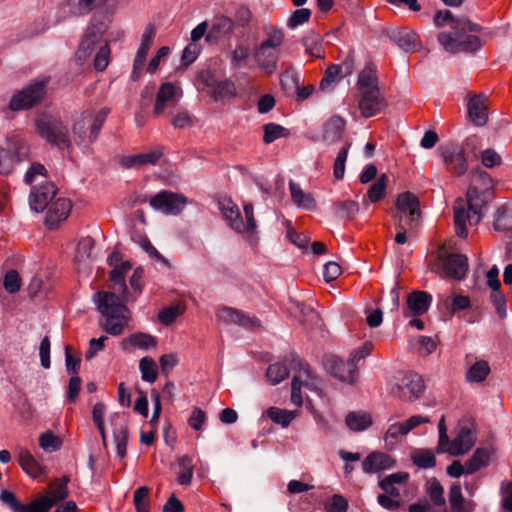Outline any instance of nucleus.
I'll use <instances>...</instances> for the list:
<instances>
[{"label": "nucleus", "mask_w": 512, "mask_h": 512, "mask_svg": "<svg viewBox=\"0 0 512 512\" xmlns=\"http://www.w3.org/2000/svg\"><path fill=\"white\" fill-rule=\"evenodd\" d=\"M131 268L132 264L124 261L113 267L109 274V279L117 286L116 289L121 296L107 291H98L93 296L97 310L105 318V323L101 325L102 329L113 336L121 335L128 324V308L124 303L130 301V295L125 275Z\"/></svg>", "instance_id": "obj_1"}, {"label": "nucleus", "mask_w": 512, "mask_h": 512, "mask_svg": "<svg viewBox=\"0 0 512 512\" xmlns=\"http://www.w3.org/2000/svg\"><path fill=\"white\" fill-rule=\"evenodd\" d=\"M480 30L478 24L461 17L459 24L456 23L453 29L439 32L437 39L443 49L450 54L474 53L482 47L480 38L475 35Z\"/></svg>", "instance_id": "obj_2"}, {"label": "nucleus", "mask_w": 512, "mask_h": 512, "mask_svg": "<svg viewBox=\"0 0 512 512\" xmlns=\"http://www.w3.org/2000/svg\"><path fill=\"white\" fill-rule=\"evenodd\" d=\"M110 110L101 108L97 113H82L81 118L73 125V133L78 146L88 147L94 143L105 123Z\"/></svg>", "instance_id": "obj_3"}, {"label": "nucleus", "mask_w": 512, "mask_h": 512, "mask_svg": "<svg viewBox=\"0 0 512 512\" xmlns=\"http://www.w3.org/2000/svg\"><path fill=\"white\" fill-rule=\"evenodd\" d=\"M35 125L40 137L48 143L61 150L71 147L68 127L60 118L49 113H42L36 118Z\"/></svg>", "instance_id": "obj_4"}, {"label": "nucleus", "mask_w": 512, "mask_h": 512, "mask_svg": "<svg viewBox=\"0 0 512 512\" xmlns=\"http://www.w3.org/2000/svg\"><path fill=\"white\" fill-rule=\"evenodd\" d=\"M49 80V77L34 80L14 93L9 101V108L12 111H23L39 105L46 96Z\"/></svg>", "instance_id": "obj_5"}, {"label": "nucleus", "mask_w": 512, "mask_h": 512, "mask_svg": "<svg viewBox=\"0 0 512 512\" xmlns=\"http://www.w3.org/2000/svg\"><path fill=\"white\" fill-rule=\"evenodd\" d=\"M219 209L228 222V225L236 232L253 233L256 229V220L254 218V208L251 203L244 204L243 211L246 217L244 223L242 215L236 204L230 198H224L219 201Z\"/></svg>", "instance_id": "obj_6"}, {"label": "nucleus", "mask_w": 512, "mask_h": 512, "mask_svg": "<svg viewBox=\"0 0 512 512\" xmlns=\"http://www.w3.org/2000/svg\"><path fill=\"white\" fill-rule=\"evenodd\" d=\"M107 30V24L103 20H98L93 16L91 24L79 44L76 52V59L80 64H84L90 55L104 42L103 35Z\"/></svg>", "instance_id": "obj_7"}, {"label": "nucleus", "mask_w": 512, "mask_h": 512, "mask_svg": "<svg viewBox=\"0 0 512 512\" xmlns=\"http://www.w3.org/2000/svg\"><path fill=\"white\" fill-rule=\"evenodd\" d=\"M187 199L184 195L162 190L149 200L150 206L167 215H178L184 209Z\"/></svg>", "instance_id": "obj_8"}, {"label": "nucleus", "mask_w": 512, "mask_h": 512, "mask_svg": "<svg viewBox=\"0 0 512 512\" xmlns=\"http://www.w3.org/2000/svg\"><path fill=\"white\" fill-rule=\"evenodd\" d=\"M440 155L447 169L456 176H462L468 169L465 151L453 142L439 147Z\"/></svg>", "instance_id": "obj_9"}, {"label": "nucleus", "mask_w": 512, "mask_h": 512, "mask_svg": "<svg viewBox=\"0 0 512 512\" xmlns=\"http://www.w3.org/2000/svg\"><path fill=\"white\" fill-rule=\"evenodd\" d=\"M235 32V24L231 17L218 13L215 14L209 24V30L205 41L210 44H218L221 40H229Z\"/></svg>", "instance_id": "obj_10"}, {"label": "nucleus", "mask_w": 512, "mask_h": 512, "mask_svg": "<svg viewBox=\"0 0 512 512\" xmlns=\"http://www.w3.org/2000/svg\"><path fill=\"white\" fill-rule=\"evenodd\" d=\"M359 109L364 118H370L380 113L387 106V101L381 95L379 87L363 90L360 93Z\"/></svg>", "instance_id": "obj_11"}, {"label": "nucleus", "mask_w": 512, "mask_h": 512, "mask_svg": "<svg viewBox=\"0 0 512 512\" xmlns=\"http://www.w3.org/2000/svg\"><path fill=\"white\" fill-rule=\"evenodd\" d=\"M476 442V432L473 424H460L456 437L449 446L450 455L461 456L472 449Z\"/></svg>", "instance_id": "obj_12"}, {"label": "nucleus", "mask_w": 512, "mask_h": 512, "mask_svg": "<svg viewBox=\"0 0 512 512\" xmlns=\"http://www.w3.org/2000/svg\"><path fill=\"white\" fill-rule=\"evenodd\" d=\"M220 321L226 324H237L245 329H255L260 327V321L256 317L246 314L244 311L223 306L217 312Z\"/></svg>", "instance_id": "obj_13"}, {"label": "nucleus", "mask_w": 512, "mask_h": 512, "mask_svg": "<svg viewBox=\"0 0 512 512\" xmlns=\"http://www.w3.org/2000/svg\"><path fill=\"white\" fill-rule=\"evenodd\" d=\"M326 368L329 373L342 382L353 383L357 374V366L350 363L349 360L331 356L326 360Z\"/></svg>", "instance_id": "obj_14"}, {"label": "nucleus", "mask_w": 512, "mask_h": 512, "mask_svg": "<svg viewBox=\"0 0 512 512\" xmlns=\"http://www.w3.org/2000/svg\"><path fill=\"white\" fill-rule=\"evenodd\" d=\"M290 369L297 370L298 374L293 376L291 383V402L296 406H301L303 403L301 395V387L303 385L301 378L305 376L310 377V370L306 363H304L298 356L291 355Z\"/></svg>", "instance_id": "obj_15"}, {"label": "nucleus", "mask_w": 512, "mask_h": 512, "mask_svg": "<svg viewBox=\"0 0 512 512\" xmlns=\"http://www.w3.org/2000/svg\"><path fill=\"white\" fill-rule=\"evenodd\" d=\"M26 154L27 148L22 141L13 143L8 149L0 147V174L10 173L14 164L23 161Z\"/></svg>", "instance_id": "obj_16"}, {"label": "nucleus", "mask_w": 512, "mask_h": 512, "mask_svg": "<svg viewBox=\"0 0 512 512\" xmlns=\"http://www.w3.org/2000/svg\"><path fill=\"white\" fill-rule=\"evenodd\" d=\"M396 213L409 218L412 225L420 217V203L417 196L409 191L400 193L396 200Z\"/></svg>", "instance_id": "obj_17"}, {"label": "nucleus", "mask_w": 512, "mask_h": 512, "mask_svg": "<svg viewBox=\"0 0 512 512\" xmlns=\"http://www.w3.org/2000/svg\"><path fill=\"white\" fill-rule=\"evenodd\" d=\"M57 189L52 182H46L40 185L39 188H33L30 197L29 204L32 210L41 212L46 209L50 203H52L55 197Z\"/></svg>", "instance_id": "obj_18"}, {"label": "nucleus", "mask_w": 512, "mask_h": 512, "mask_svg": "<svg viewBox=\"0 0 512 512\" xmlns=\"http://www.w3.org/2000/svg\"><path fill=\"white\" fill-rule=\"evenodd\" d=\"M72 208L71 201L66 198H58L46 208L45 224L49 229H55L64 221Z\"/></svg>", "instance_id": "obj_19"}, {"label": "nucleus", "mask_w": 512, "mask_h": 512, "mask_svg": "<svg viewBox=\"0 0 512 512\" xmlns=\"http://www.w3.org/2000/svg\"><path fill=\"white\" fill-rule=\"evenodd\" d=\"M388 38L405 52H415L418 49V35L408 28L392 27L386 32Z\"/></svg>", "instance_id": "obj_20"}, {"label": "nucleus", "mask_w": 512, "mask_h": 512, "mask_svg": "<svg viewBox=\"0 0 512 512\" xmlns=\"http://www.w3.org/2000/svg\"><path fill=\"white\" fill-rule=\"evenodd\" d=\"M346 121L338 115L330 117L322 126V140L332 145L341 140L345 131Z\"/></svg>", "instance_id": "obj_21"}, {"label": "nucleus", "mask_w": 512, "mask_h": 512, "mask_svg": "<svg viewBox=\"0 0 512 512\" xmlns=\"http://www.w3.org/2000/svg\"><path fill=\"white\" fill-rule=\"evenodd\" d=\"M458 205L454 207V223H455V231L456 235L461 238L467 237V228L466 222L468 221L470 225H477L483 218V214H476L477 217L475 222H472L471 211L466 210L463 205V200L458 199Z\"/></svg>", "instance_id": "obj_22"}, {"label": "nucleus", "mask_w": 512, "mask_h": 512, "mask_svg": "<svg viewBox=\"0 0 512 512\" xmlns=\"http://www.w3.org/2000/svg\"><path fill=\"white\" fill-rule=\"evenodd\" d=\"M432 303V296L426 291H413L407 297V309L411 316L425 314Z\"/></svg>", "instance_id": "obj_23"}, {"label": "nucleus", "mask_w": 512, "mask_h": 512, "mask_svg": "<svg viewBox=\"0 0 512 512\" xmlns=\"http://www.w3.org/2000/svg\"><path fill=\"white\" fill-rule=\"evenodd\" d=\"M394 465L395 460L391 456L382 452H372L363 460L362 469L365 473H375Z\"/></svg>", "instance_id": "obj_24"}, {"label": "nucleus", "mask_w": 512, "mask_h": 512, "mask_svg": "<svg viewBox=\"0 0 512 512\" xmlns=\"http://www.w3.org/2000/svg\"><path fill=\"white\" fill-rule=\"evenodd\" d=\"M444 270L446 274L454 279L461 280L465 277L468 270V259L462 254H450L444 260Z\"/></svg>", "instance_id": "obj_25"}, {"label": "nucleus", "mask_w": 512, "mask_h": 512, "mask_svg": "<svg viewBox=\"0 0 512 512\" xmlns=\"http://www.w3.org/2000/svg\"><path fill=\"white\" fill-rule=\"evenodd\" d=\"M483 95H474L467 104V112L470 120L476 126H483L488 120L487 108L484 103Z\"/></svg>", "instance_id": "obj_26"}, {"label": "nucleus", "mask_w": 512, "mask_h": 512, "mask_svg": "<svg viewBox=\"0 0 512 512\" xmlns=\"http://www.w3.org/2000/svg\"><path fill=\"white\" fill-rule=\"evenodd\" d=\"M176 95V87L171 82H165L160 85L159 90L156 95L155 105H154V115L160 116L165 108L173 102Z\"/></svg>", "instance_id": "obj_27"}, {"label": "nucleus", "mask_w": 512, "mask_h": 512, "mask_svg": "<svg viewBox=\"0 0 512 512\" xmlns=\"http://www.w3.org/2000/svg\"><path fill=\"white\" fill-rule=\"evenodd\" d=\"M160 150H153L148 153L126 156L122 159V165L125 168L141 167L146 164H156L162 157Z\"/></svg>", "instance_id": "obj_28"}, {"label": "nucleus", "mask_w": 512, "mask_h": 512, "mask_svg": "<svg viewBox=\"0 0 512 512\" xmlns=\"http://www.w3.org/2000/svg\"><path fill=\"white\" fill-rule=\"evenodd\" d=\"M345 423L354 432H361L372 425V417L363 411H351L346 415Z\"/></svg>", "instance_id": "obj_29"}, {"label": "nucleus", "mask_w": 512, "mask_h": 512, "mask_svg": "<svg viewBox=\"0 0 512 512\" xmlns=\"http://www.w3.org/2000/svg\"><path fill=\"white\" fill-rule=\"evenodd\" d=\"M398 386L402 390L406 389L413 398H418L424 390L423 379L415 372L404 374Z\"/></svg>", "instance_id": "obj_30"}, {"label": "nucleus", "mask_w": 512, "mask_h": 512, "mask_svg": "<svg viewBox=\"0 0 512 512\" xmlns=\"http://www.w3.org/2000/svg\"><path fill=\"white\" fill-rule=\"evenodd\" d=\"M126 344H130L131 346L141 350H148L156 347L157 339L148 333L136 332L122 341L121 346L123 350L126 349Z\"/></svg>", "instance_id": "obj_31"}, {"label": "nucleus", "mask_w": 512, "mask_h": 512, "mask_svg": "<svg viewBox=\"0 0 512 512\" xmlns=\"http://www.w3.org/2000/svg\"><path fill=\"white\" fill-rule=\"evenodd\" d=\"M491 453L487 448H477L473 455L465 462L467 474H473L490 463Z\"/></svg>", "instance_id": "obj_32"}, {"label": "nucleus", "mask_w": 512, "mask_h": 512, "mask_svg": "<svg viewBox=\"0 0 512 512\" xmlns=\"http://www.w3.org/2000/svg\"><path fill=\"white\" fill-rule=\"evenodd\" d=\"M291 198L294 204L306 210L316 207V201L310 193H305L293 180L289 182Z\"/></svg>", "instance_id": "obj_33"}, {"label": "nucleus", "mask_w": 512, "mask_h": 512, "mask_svg": "<svg viewBox=\"0 0 512 512\" xmlns=\"http://www.w3.org/2000/svg\"><path fill=\"white\" fill-rule=\"evenodd\" d=\"M254 57L258 65L267 72H272L277 67L278 54L274 49L267 48L262 50V47L259 46L255 51Z\"/></svg>", "instance_id": "obj_34"}, {"label": "nucleus", "mask_w": 512, "mask_h": 512, "mask_svg": "<svg viewBox=\"0 0 512 512\" xmlns=\"http://www.w3.org/2000/svg\"><path fill=\"white\" fill-rule=\"evenodd\" d=\"M156 34V29L153 25H148L142 36H141V44L137 50L135 59L136 62L139 64H144L146 61V56L148 54V51L153 43V39Z\"/></svg>", "instance_id": "obj_35"}, {"label": "nucleus", "mask_w": 512, "mask_h": 512, "mask_svg": "<svg viewBox=\"0 0 512 512\" xmlns=\"http://www.w3.org/2000/svg\"><path fill=\"white\" fill-rule=\"evenodd\" d=\"M302 44L312 57H323L322 39L314 30L308 31L302 38Z\"/></svg>", "instance_id": "obj_36"}, {"label": "nucleus", "mask_w": 512, "mask_h": 512, "mask_svg": "<svg viewBox=\"0 0 512 512\" xmlns=\"http://www.w3.org/2000/svg\"><path fill=\"white\" fill-rule=\"evenodd\" d=\"M357 85L360 89V93L363 90L379 87L376 68L372 65L365 66L359 73Z\"/></svg>", "instance_id": "obj_37"}, {"label": "nucleus", "mask_w": 512, "mask_h": 512, "mask_svg": "<svg viewBox=\"0 0 512 512\" xmlns=\"http://www.w3.org/2000/svg\"><path fill=\"white\" fill-rule=\"evenodd\" d=\"M18 461L22 469L34 478L44 473L43 467L34 459L29 451L22 450L19 453Z\"/></svg>", "instance_id": "obj_38"}, {"label": "nucleus", "mask_w": 512, "mask_h": 512, "mask_svg": "<svg viewBox=\"0 0 512 512\" xmlns=\"http://www.w3.org/2000/svg\"><path fill=\"white\" fill-rule=\"evenodd\" d=\"M236 94L235 84L230 79H225L222 81L219 80L214 89L210 91V95L215 101H220L225 98H232L235 97Z\"/></svg>", "instance_id": "obj_39"}, {"label": "nucleus", "mask_w": 512, "mask_h": 512, "mask_svg": "<svg viewBox=\"0 0 512 512\" xmlns=\"http://www.w3.org/2000/svg\"><path fill=\"white\" fill-rule=\"evenodd\" d=\"M490 373V367L485 360L476 361L467 371L466 379L468 382L479 383L486 379Z\"/></svg>", "instance_id": "obj_40"}, {"label": "nucleus", "mask_w": 512, "mask_h": 512, "mask_svg": "<svg viewBox=\"0 0 512 512\" xmlns=\"http://www.w3.org/2000/svg\"><path fill=\"white\" fill-rule=\"evenodd\" d=\"M263 132V142L265 144H270L275 140L287 137L290 134L287 128L272 122L263 125Z\"/></svg>", "instance_id": "obj_41"}, {"label": "nucleus", "mask_w": 512, "mask_h": 512, "mask_svg": "<svg viewBox=\"0 0 512 512\" xmlns=\"http://www.w3.org/2000/svg\"><path fill=\"white\" fill-rule=\"evenodd\" d=\"M114 443L116 445L117 456L120 459L125 458L128 442V428L125 424L119 425L113 429Z\"/></svg>", "instance_id": "obj_42"}, {"label": "nucleus", "mask_w": 512, "mask_h": 512, "mask_svg": "<svg viewBox=\"0 0 512 512\" xmlns=\"http://www.w3.org/2000/svg\"><path fill=\"white\" fill-rule=\"evenodd\" d=\"M412 462L419 468L428 469L436 465V458L429 449H418L411 456Z\"/></svg>", "instance_id": "obj_43"}, {"label": "nucleus", "mask_w": 512, "mask_h": 512, "mask_svg": "<svg viewBox=\"0 0 512 512\" xmlns=\"http://www.w3.org/2000/svg\"><path fill=\"white\" fill-rule=\"evenodd\" d=\"M289 375V368L284 363L270 364L266 371L267 381L271 385H277Z\"/></svg>", "instance_id": "obj_44"}, {"label": "nucleus", "mask_w": 512, "mask_h": 512, "mask_svg": "<svg viewBox=\"0 0 512 512\" xmlns=\"http://www.w3.org/2000/svg\"><path fill=\"white\" fill-rule=\"evenodd\" d=\"M408 433L405 432V426L402 423L391 424L384 436L385 446L387 449L392 450L397 445L399 438L405 436Z\"/></svg>", "instance_id": "obj_45"}, {"label": "nucleus", "mask_w": 512, "mask_h": 512, "mask_svg": "<svg viewBox=\"0 0 512 512\" xmlns=\"http://www.w3.org/2000/svg\"><path fill=\"white\" fill-rule=\"evenodd\" d=\"M388 183V176L381 174L377 180L369 187L367 195L369 200L373 203L380 201L384 198L386 193V187Z\"/></svg>", "instance_id": "obj_46"}, {"label": "nucleus", "mask_w": 512, "mask_h": 512, "mask_svg": "<svg viewBox=\"0 0 512 512\" xmlns=\"http://www.w3.org/2000/svg\"><path fill=\"white\" fill-rule=\"evenodd\" d=\"M139 369L143 381L153 383L157 379L156 362L149 356L143 357L139 362Z\"/></svg>", "instance_id": "obj_47"}, {"label": "nucleus", "mask_w": 512, "mask_h": 512, "mask_svg": "<svg viewBox=\"0 0 512 512\" xmlns=\"http://www.w3.org/2000/svg\"><path fill=\"white\" fill-rule=\"evenodd\" d=\"M352 143L346 142L344 146L339 150L333 165V175L337 180H341L345 174V163L348 157V152L351 148Z\"/></svg>", "instance_id": "obj_48"}, {"label": "nucleus", "mask_w": 512, "mask_h": 512, "mask_svg": "<svg viewBox=\"0 0 512 512\" xmlns=\"http://www.w3.org/2000/svg\"><path fill=\"white\" fill-rule=\"evenodd\" d=\"M39 446L46 452H56L62 447V440L52 431L48 430L39 436Z\"/></svg>", "instance_id": "obj_49"}, {"label": "nucleus", "mask_w": 512, "mask_h": 512, "mask_svg": "<svg viewBox=\"0 0 512 512\" xmlns=\"http://www.w3.org/2000/svg\"><path fill=\"white\" fill-rule=\"evenodd\" d=\"M94 240L91 237L82 238L77 246L75 260L77 262H85L86 260H92L94 250Z\"/></svg>", "instance_id": "obj_50"}, {"label": "nucleus", "mask_w": 512, "mask_h": 512, "mask_svg": "<svg viewBox=\"0 0 512 512\" xmlns=\"http://www.w3.org/2000/svg\"><path fill=\"white\" fill-rule=\"evenodd\" d=\"M178 464L181 471L178 473V483L180 485H190L193 478V465L191 457L184 455L182 456Z\"/></svg>", "instance_id": "obj_51"}, {"label": "nucleus", "mask_w": 512, "mask_h": 512, "mask_svg": "<svg viewBox=\"0 0 512 512\" xmlns=\"http://www.w3.org/2000/svg\"><path fill=\"white\" fill-rule=\"evenodd\" d=\"M149 494L150 488L147 486H141L134 491L133 503L136 512H149Z\"/></svg>", "instance_id": "obj_52"}, {"label": "nucleus", "mask_w": 512, "mask_h": 512, "mask_svg": "<svg viewBox=\"0 0 512 512\" xmlns=\"http://www.w3.org/2000/svg\"><path fill=\"white\" fill-rule=\"evenodd\" d=\"M233 21L236 27L247 28L253 19V13L246 4H240L233 13Z\"/></svg>", "instance_id": "obj_53"}, {"label": "nucleus", "mask_w": 512, "mask_h": 512, "mask_svg": "<svg viewBox=\"0 0 512 512\" xmlns=\"http://www.w3.org/2000/svg\"><path fill=\"white\" fill-rule=\"evenodd\" d=\"M461 17H454L452 12L450 10H438L434 17L433 22L436 27L438 28H444L446 26H449L450 29H453L455 27V24L460 23Z\"/></svg>", "instance_id": "obj_54"}, {"label": "nucleus", "mask_w": 512, "mask_h": 512, "mask_svg": "<svg viewBox=\"0 0 512 512\" xmlns=\"http://www.w3.org/2000/svg\"><path fill=\"white\" fill-rule=\"evenodd\" d=\"M449 502L453 512H467L460 484H453L450 487Z\"/></svg>", "instance_id": "obj_55"}, {"label": "nucleus", "mask_w": 512, "mask_h": 512, "mask_svg": "<svg viewBox=\"0 0 512 512\" xmlns=\"http://www.w3.org/2000/svg\"><path fill=\"white\" fill-rule=\"evenodd\" d=\"M70 481L69 476L64 475L61 479H56L52 484V497L51 500L55 501V504L59 501H62L68 497V483Z\"/></svg>", "instance_id": "obj_56"}, {"label": "nucleus", "mask_w": 512, "mask_h": 512, "mask_svg": "<svg viewBox=\"0 0 512 512\" xmlns=\"http://www.w3.org/2000/svg\"><path fill=\"white\" fill-rule=\"evenodd\" d=\"M267 416L275 423L287 427L295 417L292 411L282 410L277 407H270L267 410Z\"/></svg>", "instance_id": "obj_57"}, {"label": "nucleus", "mask_w": 512, "mask_h": 512, "mask_svg": "<svg viewBox=\"0 0 512 512\" xmlns=\"http://www.w3.org/2000/svg\"><path fill=\"white\" fill-rule=\"evenodd\" d=\"M55 505V501L49 497L38 498L28 505L22 504L20 512H49Z\"/></svg>", "instance_id": "obj_58"}, {"label": "nucleus", "mask_w": 512, "mask_h": 512, "mask_svg": "<svg viewBox=\"0 0 512 512\" xmlns=\"http://www.w3.org/2000/svg\"><path fill=\"white\" fill-rule=\"evenodd\" d=\"M335 210L338 217L352 219L359 211V205L353 200L339 201L335 203Z\"/></svg>", "instance_id": "obj_59"}, {"label": "nucleus", "mask_w": 512, "mask_h": 512, "mask_svg": "<svg viewBox=\"0 0 512 512\" xmlns=\"http://www.w3.org/2000/svg\"><path fill=\"white\" fill-rule=\"evenodd\" d=\"M466 198L469 211L473 214H483L482 206L485 203L476 187L470 186L468 188Z\"/></svg>", "instance_id": "obj_60"}, {"label": "nucleus", "mask_w": 512, "mask_h": 512, "mask_svg": "<svg viewBox=\"0 0 512 512\" xmlns=\"http://www.w3.org/2000/svg\"><path fill=\"white\" fill-rule=\"evenodd\" d=\"M283 40L284 33L282 29L272 28L267 33V38L259 46L262 47V50H266L267 48L276 50L279 46H281Z\"/></svg>", "instance_id": "obj_61"}, {"label": "nucleus", "mask_w": 512, "mask_h": 512, "mask_svg": "<svg viewBox=\"0 0 512 512\" xmlns=\"http://www.w3.org/2000/svg\"><path fill=\"white\" fill-rule=\"evenodd\" d=\"M110 58V46L107 41H104L94 57V68L97 71H104L108 64Z\"/></svg>", "instance_id": "obj_62"}, {"label": "nucleus", "mask_w": 512, "mask_h": 512, "mask_svg": "<svg viewBox=\"0 0 512 512\" xmlns=\"http://www.w3.org/2000/svg\"><path fill=\"white\" fill-rule=\"evenodd\" d=\"M3 286L10 294L18 292L21 288V278L19 273L14 269L8 270L4 276Z\"/></svg>", "instance_id": "obj_63"}, {"label": "nucleus", "mask_w": 512, "mask_h": 512, "mask_svg": "<svg viewBox=\"0 0 512 512\" xmlns=\"http://www.w3.org/2000/svg\"><path fill=\"white\" fill-rule=\"evenodd\" d=\"M311 17V10L308 8H300L296 9L289 19L287 20V26L290 29H295L296 27L303 25L308 22Z\"/></svg>", "instance_id": "obj_64"}]
</instances>
